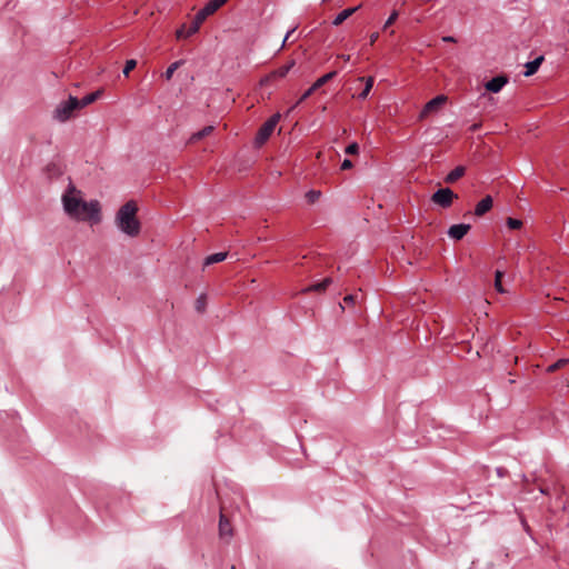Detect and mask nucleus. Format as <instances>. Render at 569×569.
<instances>
[{
    "label": "nucleus",
    "mask_w": 569,
    "mask_h": 569,
    "mask_svg": "<svg viewBox=\"0 0 569 569\" xmlns=\"http://www.w3.org/2000/svg\"><path fill=\"white\" fill-rule=\"evenodd\" d=\"M64 212L77 221L98 223L101 220L98 200L84 201L82 193L71 182L61 197Z\"/></svg>",
    "instance_id": "obj_1"
},
{
    "label": "nucleus",
    "mask_w": 569,
    "mask_h": 569,
    "mask_svg": "<svg viewBox=\"0 0 569 569\" xmlns=\"http://www.w3.org/2000/svg\"><path fill=\"white\" fill-rule=\"evenodd\" d=\"M138 207L130 200L120 207L116 214L117 227L129 237H136L140 232V222L137 219Z\"/></svg>",
    "instance_id": "obj_2"
},
{
    "label": "nucleus",
    "mask_w": 569,
    "mask_h": 569,
    "mask_svg": "<svg viewBox=\"0 0 569 569\" xmlns=\"http://www.w3.org/2000/svg\"><path fill=\"white\" fill-rule=\"evenodd\" d=\"M228 0H209L202 9H200L196 16L191 24L187 28L186 24H182L177 31V39L188 38L196 34L201 23L212 13H214L219 8H221Z\"/></svg>",
    "instance_id": "obj_3"
},
{
    "label": "nucleus",
    "mask_w": 569,
    "mask_h": 569,
    "mask_svg": "<svg viewBox=\"0 0 569 569\" xmlns=\"http://www.w3.org/2000/svg\"><path fill=\"white\" fill-rule=\"evenodd\" d=\"M78 109L79 99L70 96L67 101H62L57 106L53 118L59 122H66L72 117L73 111Z\"/></svg>",
    "instance_id": "obj_4"
},
{
    "label": "nucleus",
    "mask_w": 569,
    "mask_h": 569,
    "mask_svg": "<svg viewBox=\"0 0 569 569\" xmlns=\"http://www.w3.org/2000/svg\"><path fill=\"white\" fill-rule=\"evenodd\" d=\"M279 120L280 114L276 113L260 127L254 139L257 146H262L270 138Z\"/></svg>",
    "instance_id": "obj_5"
},
{
    "label": "nucleus",
    "mask_w": 569,
    "mask_h": 569,
    "mask_svg": "<svg viewBox=\"0 0 569 569\" xmlns=\"http://www.w3.org/2000/svg\"><path fill=\"white\" fill-rule=\"evenodd\" d=\"M458 198L450 188H440L432 196L431 201L439 207L446 209L452 204V201Z\"/></svg>",
    "instance_id": "obj_6"
},
{
    "label": "nucleus",
    "mask_w": 569,
    "mask_h": 569,
    "mask_svg": "<svg viewBox=\"0 0 569 569\" xmlns=\"http://www.w3.org/2000/svg\"><path fill=\"white\" fill-rule=\"evenodd\" d=\"M508 83L507 76H497L486 82L485 88L489 92L498 93Z\"/></svg>",
    "instance_id": "obj_7"
},
{
    "label": "nucleus",
    "mask_w": 569,
    "mask_h": 569,
    "mask_svg": "<svg viewBox=\"0 0 569 569\" xmlns=\"http://www.w3.org/2000/svg\"><path fill=\"white\" fill-rule=\"evenodd\" d=\"M471 226L468 223L452 224L448 229V236L455 240H461L470 230Z\"/></svg>",
    "instance_id": "obj_8"
},
{
    "label": "nucleus",
    "mask_w": 569,
    "mask_h": 569,
    "mask_svg": "<svg viewBox=\"0 0 569 569\" xmlns=\"http://www.w3.org/2000/svg\"><path fill=\"white\" fill-rule=\"evenodd\" d=\"M293 66H295V61L293 60L290 61L289 63L284 64V66H281L280 68H278L277 70L272 71L270 74H268L266 78H263L261 80V83L264 84V83H267L270 80L276 79V78H284Z\"/></svg>",
    "instance_id": "obj_9"
},
{
    "label": "nucleus",
    "mask_w": 569,
    "mask_h": 569,
    "mask_svg": "<svg viewBox=\"0 0 569 569\" xmlns=\"http://www.w3.org/2000/svg\"><path fill=\"white\" fill-rule=\"evenodd\" d=\"M492 204H493L492 198L490 196H486L483 199H481L477 203V206L475 208V214L477 217L483 216L492 208Z\"/></svg>",
    "instance_id": "obj_10"
},
{
    "label": "nucleus",
    "mask_w": 569,
    "mask_h": 569,
    "mask_svg": "<svg viewBox=\"0 0 569 569\" xmlns=\"http://www.w3.org/2000/svg\"><path fill=\"white\" fill-rule=\"evenodd\" d=\"M219 535L221 538H231L232 537V528L229 520L226 518L223 513H220L219 519Z\"/></svg>",
    "instance_id": "obj_11"
},
{
    "label": "nucleus",
    "mask_w": 569,
    "mask_h": 569,
    "mask_svg": "<svg viewBox=\"0 0 569 569\" xmlns=\"http://www.w3.org/2000/svg\"><path fill=\"white\" fill-rule=\"evenodd\" d=\"M447 98L442 94L435 97L430 101H428L422 110V114L432 112L440 106H442L446 102Z\"/></svg>",
    "instance_id": "obj_12"
},
{
    "label": "nucleus",
    "mask_w": 569,
    "mask_h": 569,
    "mask_svg": "<svg viewBox=\"0 0 569 569\" xmlns=\"http://www.w3.org/2000/svg\"><path fill=\"white\" fill-rule=\"evenodd\" d=\"M542 61H543V56H539L536 59H533L532 61L527 62L525 66L526 67L525 76L530 77V76L535 74L537 72V70L539 69V67L541 66Z\"/></svg>",
    "instance_id": "obj_13"
},
{
    "label": "nucleus",
    "mask_w": 569,
    "mask_h": 569,
    "mask_svg": "<svg viewBox=\"0 0 569 569\" xmlns=\"http://www.w3.org/2000/svg\"><path fill=\"white\" fill-rule=\"evenodd\" d=\"M466 173V168L463 166H458L453 170H451L445 178L446 183H453L458 179H460Z\"/></svg>",
    "instance_id": "obj_14"
},
{
    "label": "nucleus",
    "mask_w": 569,
    "mask_h": 569,
    "mask_svg": "<svg viewBox=\"0 0 569 569\" xmlns=\"http://www.w3.org/2000/svg\"><path fill=\"white\" fill-rule=\"evenodd\" d=\"M358 9H359V7L348 8V9L342 10L333 19L332 24L340 26L345 20H347L349 17H351Z\"/></svg>",
    "instance_id": "obj_15"
},
{
    "label": "nucleus",
    "mask_w": 569,
    "mask_h": 569,
    "mask_svg": "<svg viewBox=\"0 0 569 569\" xmlns=\"http://www.w3.org/2000/svg\"><path fill=\"white\" fill-rule=\"evenodd\" d=\"M360 81H365V87H363V90L358 94V98L360 100H365L369 93H370V90L372 89V86H373V78L372 77H368V78H359Z\"/></svg>",
    "instance_id": "obj_16"
},
{
    "label": "nucleus",
    "mask_w": 569,
    "mask_h": 569,
    "mask_svg": "<svg viewBox=\"0 0 569 569\" xmlns=\"http://www.w3.org/2000/svg\"><path fill=\"white\" fill-rule=\"evenodd\" d=\"M101 90H97L84 96L81 100H79V109L84 108L94 102L101 96Z\"/></svg>",
    "instance_id": "obj_17"
},
{
    "label": "nucleus",
    "mask_w": 569,
    "mask_h": 569,
    "mask_svg": "<svg viewBox=\"0 0 569 569\" xmlns=\"http://www.w3.org/2000/svg\"><path fill=\"white\" fill-rule=\"evenodd\" d=\"M330 283H331V278H326V279H323L320 282H317L315 284L309 286L303 291H306V292H309V291H319V292L320 291H325Z\"/></svg>",
    "instance_id": "obj_18"
},
{
    "label": "nucleus",
    "mask_w": 569,
    "mask_h": 569,
    "mask_svg": "<svg viewBox=\"0 0 569 569\" xmlns=\"http://www.w3.org/2000/svg\"><path fill=\"white\" fill-rule=\"evenodd\" d=\"M336 76H337V71H331V72L323 74L322 77L318 78L316 80V82L312 84L313 89L318 90L323 84H326L328 81L332 80Z\"/></svg>",
    "instance_id": "obj_19"
},
{
    "label": "nucleus",
    "mask_w": 569,
    "mask_h": 569,
    "mask_svg": "<svg viewBox=\"0 0 569 569\" xmlns=\"http://www.w3.org/2000/svg\"><path fill=\"white\" fill-rule=\"evenodd\" d=\"M226 258H227V252H217V253L209 254L204 259V266H210V264H213V263L221 262Z\"/></svg>",
    "instance_id": "obj_20"
},
{
    "label": "nucleus",
    "mask_w": 569,
    "mask_h": 569,
    "mask_svg": "<svg viewBox=\"0 0 569 569\" xmlns=\"http://www.w3.org/2000/svg\"><path fill=\"white\" fill-rule=\"evenodd\" d=\"M182 64H183V60H178V61H176V62L171 63V64L167 68V70L164 71V73L162 74V76H163V78H164L167 81H169V80L172 78V76H173L174 71H176L180 66H182Z\"/></svg>",
    "instance_id": "obj_21"
},
{
    "label": "nucleus",
    "mask_w": 569,
    "mask_h": 569,
    "mask_svg": "<svg viewBox=\"0 0 569 569\" xmlns=\"http://www.w3.org/2000/svg\"><path fill=\"white\" fill-rule=\"evenodd\" d=\"M212 131H213V127L212 126H207L203 129L199 130L198 132L193 133L191 136V141L201 140L202 138L209 136Z\"/></svg>",
    "instance_id": "obj_22"
},
{
    "label": "nucleus",
    "mask_w": 569,
    "mask_h": 569,
    "mask_svg": "<svg viewBox=\"0 0 569 569\" xmlns=\"http://www.w3.org/2000/svg\"><path fill=\"white\" fill-rule=\"evenodd\" d=\"M569 363V358H562V359H559L558 361H556L555 363L550 365L548 368H547V371L548 372H553L562 367H565L566 365Z\"/></svg>",
    "instance_id": "obj_23"
},
{
    "label": "nucleus",
    "mask_w": 569,
    "mask_h": 569,
    "mask_svg": "<svg viewBox=\"0 0 569 569\" xmlns=\"http://www.w3.org/2000/svg\"><path fill=\"white\" fill-rule=\"evenodd\" d=\"M502 276L503 273L499 270L496 271V274H495V287H496V290L500 293H503L505 292V289L502 288V284H501V279H502Z\"/></svg>",
    "instance_id": "obj_24"
},
{
    "label": "nucleus",
    "mask_w": 569,
    "mask_h": 569,
    "mask_svg": "<svg viewBox=\"0 0 569 569\" xmlns=\"http://www.w3.org/2000/svg\"><path fill=\"white\" fill-rule=\"evenodd\" d=\"M207 298L204 295H200L196 301V310L198 312H203L206 309Z\"/></svg>",
    "instance_id": "obj_25"
},
{
    "label": "nucleus",
    "mask_w": 569,
    "mask_h": 569,
    "mask_svg": "<svg viewBox=\"0 0 569 569\" xmlns=\"http://www.w3.org/2000/svg\"><path fill=\"white\" fill-rule=\"evenodd\" d=\"M320 191L310 190L306 193V199L309 203H315L320 198Z\"/></svg>",
    "instance_id": "obj_26"
},
{
    "label": "nucleus",
    "mask_w": 569,
    "mask_h": 569,
    "mask_svg": "<svg viewBox=\"0 0 569 569\" xmlns=\"http://www.w3.org/2000/svg\"><path fill=\"white\" fill-rule=\"evenodd\" d=\"M137 66V61L134 59H129L126 61L124 68H123V74L126 77L129 76L130 71H132Z\"/></svg>",
    "instance_id": "obj_27"
},
{
    "label": "nucleus",
    "mask_w": 569,
    "mask_h": 569,
    "mask_svg": "<svg viewBox=\"0 0 569 569\" xmlns=\"http://www.w3.org/2000/svg\"><path fill=\"white\" fill-rule=\"evenodd\" d=\"M398 16V11H392L383 24V30H387L397 20Z\"/></svg>",
    "instance_id": "obj_28"
},
{
    "label": "nucleus",
    "mask_w": 569,
    "mask_h": 569,
    "mask_svg": "<svg viewBox=\"0 0 569 569\" xmlns=\"http://www.w3.org/2000/svg\"><path fill=\"white\" fill-rule=\"evenodd\" d=\"M507 226L510 229H519L522 226V221L519 219H515V218H508Z\"/></svg>",
    "instance_id": "obj_29"
},
{
    "label": "nucleus",
    "mask_w": 569,
    "mask_h": 569,
    "mask_svg": "<svg viewBox=\"0 0 569 569\" xmlns=\"http://www.w3.org/2000/svg\"><path fill=\"white\" fill-rule=\"evenodd\" d=\"M316 91V89H313V86H311L308 90H306L303 92V94L300 97V99L297 101L296 106L301 103L302 101H305L306 99H308L313 92Z\"/></svg>",
    "instance_id": "obj_30"
},
{
    "label": "nucleus",
    "mask_w": 569,
    "mask_h": 569,
    "mask_svg": "<svg viewBox=\"0 0 569 569\" xmlns=\"http://www.w3.org/2000/svg\"><path fill=\"white\" fill-rule=\"evenodd\" d=\"M358 151H359V146H358V143H356V142H353V143L349 144V146L346 148V150H345V152H346L347 154H357V153H358Z\"/></svg>",
    "instance_id": "obj_31"
},
{
    "label": "nucleus",
    "mask_w": 569,
    "mask_h": 569,
    "mask_svg": "<svg viewBox=\"0 0 569 569\" xmlns=\"http://www.w3.org/2000/svg\"><path fill=\"white\" fill-rule=\"evenodd\" d=\"M350 168H352V162H351V160H349V159H345V160L342 161V163H341V169H342V170H348V169H350Z\"/></svg>",
    "instance_id": "obj_32"
},
{
    "label": "nucleus",
    "mask_w": 569,
    "mask_h": 569,
    "mask_svg": "<svg viewBox=\"0 0 569 569\" xmlns=\"http://www.w3.org/2000/svg\"><path fill=\"white\" fill-rule=\"evenodd\" d=\"M295 30H296V28H292V29H290V30L286 33V37H284V39H283V41H282V46H281V47H283V46L286 44V42L290 39L291 34L295 32Z\"/></svg>",
    "instance_id": "obj_33"
},
{
    "label": "nucleus",
    "mask_w": 569,
    "mask_h": 569,
    "mask_svg": "<svg viewBox=\"0 0 569 569\" xmlns=\"http://www.w3.org/2000/svg\"><path fill=\"white\" fill-rule=\"evenodd\" d=\"M355 301V296L353 295H348L343 298V302L347 303V305H351Z\"/></svg>",
    "instance_id": "obj_34"
},
{
    "label": "nucleus",
    "mask_w": 569,
    "mask_h": 569,
    "mask_svg": "<svg viewBox=\"0 0 569 569\" xmlns=\"http://www.w3.org/2000/svg\"><path fill=\"white\" fill-rule=\"evenodd\" d=\"M379 38V33L378 32H373L370 34V44H373Z\"/></svg>",
    "instance_id": "obj_35"
},
{
    "label": "nucleus",
    "mask_w": 569,
    "mask_h": 569,
    "mask_svg": "<svg viewBox=\"0 0 569 569\" xmlns=\"http://www.w3.org/2000/svg\"><path fill=\"white\" fill-rule=\"evenodd\" d=\"M442 40L445 42H455L456 41V39L453 37H451V36H446V37L442 38Z\"/></svg>",
    "instance_id": "obj_36"
},
{
    "label": "nucleus",
    "mask_w": 569,
    "mask_h": 569,
    "mask_svg": "<svg viewBox=\"0 0 569 569\" xmlns=\"http://www.w3.org/2000/svg\"><path fill=\"white\" fill-rule=\"evenodd\" d=\"M480 123H473L471 127H470V130L471 131H477L479 128H480Z\"/></svg>",
    "instance_id": "obj_37"
},
{
    "label": "nucleus",
    "mask_w": 569,
    "mask_h": 569,
    "mask_svg": "<svg viewBox=\"0 0 569 569\" xmlns=\"http://www.w3.org/2000/svg\"><path fill=\"white\" fill-rule=\"evenodd\" d=\"M341 58H342L345 61H349V60H350V56H341Z\"/></svg>",
    "instance_id": "obj_38"
}]
</instances>
